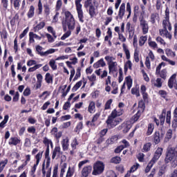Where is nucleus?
<instances>
[{"instance_id":"nucleus-7","label":"nucleus","mask_w":177,"mask_h":177,"mask_svg":"<svg viewBox=\"0 0 177 177\" xmlns=\"http://www.w3.org/2000/svg\"><path fill=\"white\" fill-rule=\"evenodd\" d=\"M42 49L43 48L41 46H37L36 47V50L39 53V55H40V56H45V55H50V53H55L56 52V49L54 48H50L45 52H43Z\"/></svg>"},{"instance_id":"nucleus-30","label":"nucleus","mask_w":177,"mask_h":177,"mask_svg":"<svg viewBox=\"0 0 177 177\" xmlns=\"http://www.w3.org/2000/svg\"><path fill=\"white\" fill-rule=\"evenodd\" d=\"M117 140H118V137H117V136H113L111 138H109L106 140V142L108 145H113V143H115Z\"/></svg>"},{"instance_id":"nucleus-60","label":"nucleus","mask_w":177,"mask_h":177,"mask_svg":"<svg viewBox=\"0 0 177 177\" xmlns=\"http://www.w3.org/2000/svg\"><path fill=\"white\" fill-rule=\"evenodd\" d=\"M31 95V90L29 88H26L24 91V96H30Z\"/></svg>"},{"instance_id":"nucleus-56","label":"nucleus","mask_w":177,"mask_h":177,"mask_svg":"<svg viewBox=\"0 0 177 177\" xmlns=\"http://www.w3.org/2000/svg\"><path fill=\"white\" fill-rule=\"evenodd\" d=\"M74 175V170L71 169V167H68L66 177H71Z\"/></svg>"},{"instance_id":"nucleus-36","label":"nucleus","mask_w":177,"mask_h":177,"mask_svg":"<svg viewBox=\"0 0 177 177\" xmlns=\"http://www.w3.org/2000/svg\"><path fill=\"white\" fill-rule=\"evenodd\" d=\"M123 50L124 51V53L126 55V57L127 59H131V53H129V50L128 48H127V46L123 45Z\"/></svg>"},{"instance_id":"nucleus-40","label":"nucleus","mask_w":177,"mask_h":177,"mask_svg":"<svg viewBox=\"0 0 177 177\" xmlns=\"http://www.w3.org/2000/svg\"><path fill=\"white\" fill-rule=\"evenodd\" d=\"M128 68H129V70H132V62H131L130 60L127 61L124 65V71H128Z\"/></svg>"},{"instance_id":"nucleus-47","label":"nucleus","mask_w":177,"mask_h":177,"mask_svg":"<svg viewBox=\"0 0 177 177\" xmlns=\"http://www.w3.org/2000/svg\"><path fill=\"white\" fill-rule=\"evenodd\" d=\"M146 41H147V36H142L139 39V44L140 45H145L146 43Z\"/></svg>"},{"instance_id":"nucleus-23","label":"nucleus","mask_w":177,"mask_h":177,"mask_svg":"<svg viewBox=\"0 0 177 177\" xmlns=\"http://www.w3.org/2000/svg\"><path fill=\"white\" fill-rule=\"evenodd\" d=\"M99 117H100V113H96L93 116L91 122H87V125H91V127H95L94 122H95V121H97V119L99 118Z\"/></svg>"},{"instance_id":"nucleus-51","label":"nucleus","mask_w":177,"mask_h":177,"mask_svg":"<svg viewBox=\"0 0 177 177\" xmlns=\"http://www.w3.org/2000/svg\"><path fill=\"white\" fill-rule=\"evenodd\" d=\"M150 147H151V143H146L143 147L144 151H149V150H150Z\"/></svg>"},{"instance_id":"nucleus-61","label":"nucleus","mask_w":177,"mask_h":177,"mask_svg":"<svg viewBox=\"0 0 177 177\" xmlns=\"http://www.w3.org/2000/svg\"><path fill=\"white\" fill-rule=\"evenodd\" d=\"M91 6H93V4H92V1H89L88 0H86L84 3V8H90Z\"/></svg>"},{"instance_id":"nucleus-44","label":"nucleus","mask_w":177,"mask_h":177,"mask_svg":"<svg viewBox=\"0 0 177 177\" xmlns=\"http://www.w3.org/2000/svg\"><path fill=\"white\" fill-rule=\"evenodd\" d=\"M165 67V63L162 62L160 63L157 67H156V75H158V73H160V70H161L162 67Z\"/></svg>"},{"instance_id":"nucleus-26","label":"nucleus","mask_w":177,"mask_h":177,"mask_svg":"<svg viewBox=\"0 0 177 177\" xmlns=\"http://www.w3.org/2000/svg\"><path fill=\"white\" fill-rule=\"evenodd\" d=\"M152 84L156 88H161L162 86V82H161V78H157L156 80H152Z\"/></svg>"},{"instance_id":"nucleus-54","label":"nucleus","mask_w":177,"mask_h":177,"mask_svg":"<svg viewBox=\"0 0 177 177\" xmlns=\"http://www.w3.org/2000/svg\"><path fill=\"white\" fill-rule=\"evenodd\" d=\"M28 28H26L23 32L22 33L19 35V38L20 39L24 38V37H26V35H27V33L28 32Z\"/></svg>"},{"instance_id":"nucleus-8","label":"nucleus","mask_w":177,"mask_h":177,"mask_svg":"<svg viewBox=\"0 0 177 177\" xmlns=\"http://www.w3.org/2000/svg\"><path fill=\"white\" fill-rule=\"evenodd\" d=\"M140 26L142 30L143 34H147L149 32V24L147 21L145 20V19H141L140 20Z\"/></svg>"},{"instance_id":"nucleus-18","label":"nucleus","mask_w":177,"mask_h":177,"mask_svg":"<svg viewBox=\"0 0 177 177\" xmlns=\"http://www.w3.org/2000/svg\"><path fill=\"white\" fill-rule=\"evenodd\" d=\"M162 154V148H158L157 150L155 152L154 156L152 158L151 161H153V162H156L160 157H161V155Z\"/></svg>"},{"instance_id":"nucleus-3","label":"nucleus","mask_w":177,"mask_h":177,"mask_svg":"<svg viewBox=\"0 0 177 177\" xmlns=\"http://www.w3.org/2000/svg\"><path fill=\"white\" fill-rule=\"evenodd\" d=\"M104 171V164L101 161H97L93 165V175H100Z\"/></svg>"},{"instance_id":"nucleus-49","label":"nucleus","mask_w":177,"mask_h":177,"mask_svg":"<svg viewBox=\"0 0 177 177\" xmlns=\"http://www.w3.org/2000/svg\"><path fill=\"white\" fill-rule=\"evenodd\" d=\"M111 162H114V164H120V162H121V158L115 156L111 159Z\"/></svg>"},{"instance_id":"nucleus-27","label":"nucleus","mask_w":177,"mask_h":177,"mask_svg":"<svg viewBox=\"0 0 177 177\" xmlns=\"http://www.w3.org/2000/svg\"><path fill=\"white\" fill-rule=\"evenodd\" d=\"M45 22L44 21H41L40 22L39 24H37L35 28V32H37V31H39V30H42V28H44V27H45Z\"/></svg>"},{"instance_id":"nucleus-14","label":"nucleus","mask_w":177,"mask_h":177,"mask_svg":"<svg viewBox=\"0 0 177 177\" xmlns=\"http://www.w3.org/2000/svg\"><path fill=\"white\" fill-rule=\"evenodd\" d=\"M62 154H63V152L61 151L60 147H55V148L53 151V156H52L53 160H55L56 157H58V158L60 157Z\"/></svg>"},{"instance_id":"nucleus-57","label":"nucleus","mask_w":177,"mask_h":177,"mask_svg":"<svg viewBox=\"0 0 177 177\" xmlns=\"http://www.w3.org/2000/svg\"><path fill=\"white\" fill-rule=\"evenodd\" d=\"M138 168H139V164L136 163V165H133L129 171V174H131V172H135V171H136V169H138Z\"/></svg>"},{"instance_id":"nucleus-43","label":"nucleus","mask_w":177,"mask_h":177,"mask_svg":"<svg viewBox=\"0 0 177 177\" xmlns=\"http://www.w3.org/2000/svg\"><path fill=\"white\" fill-rule=\"evenodd\" d=\"M44 153V151L39 152L36 156V163L39 164V161H41V159L42 158V154Z\"/></svg>"},{"instance_id":"nucleus-50","label":"nucleus","mask_w":177,"mask_h":177,"mask_svg":"<svg viewBox=\"0 0 177 177\" xmlns=\"http://www.w3.org/2000/svg\"><path fill=\"white\" fill-rule=\"evenodd\" d=\"M112 103H113V100L111 99L109 100L105 104V106H104L105 110H109Z\"/></svg>"},{"instance_id":"nucleus-53","label":"nucleus","mask_w":177,"mask_h":177,"mask_svg":"<svg viewBox=\"0 0 177 177\" xmlns=\"http://www.w3.org/2000/svg\"><path fill=\"white\" fill-rule=\"evenodd\" d=\"M171 138H172V129H169L166 133V139H168V140H169V139H171Z\"/></svg>"},{"instance_id":"nucleus-29","label":"nucleus","mask_w":177,"mask_h":177,"mask_svg":"<svg viewBox=\"0 0 177 177\" xmlns=\"http://www.w3.org/2000/svg\"><path fill=\"white\" fill-rule=\"evenodd\" d=\"M88 13H89L91 18L95 17V16L96 15V11H95V6H91L89 7Z\"/></svg>"},{"instance_id":"nucleus-48","label":"nucleus","mask_w":177,"mask_h":177,"mask_svg":"<svg viewBox=\"0 0 177 177\" xmlns=\"http://www.w3.org/2000/svg\"><path fill=\"white\" fill-rule=\"evenodd\" d=\"M131 93L132 95H136L137 97L140 96V93H139V89H138V88H131Z\"/></svg>"},{"instance_id":"nucleus-31","label":"nucleus","mask_w":177,"mask_h":177,"mask_svg":"<svg viewBox=\"0 0 177 177\" xmlns=\"http://www.w3.org/2000/svg\"><path fill=\"white\" fill-rule=\"evenodd\" d=\"M95 102H90L88 111H89V113H91V114L95 113Z\"/></svg>"},{"instance_id":"nucleus-5","label":"nucleus","mask_w":177,"mask_h":177,"mask_svg":"<svg viewBox=\"0 0 177 177\" xmlns=\"http://www.w3.org/2000/svg\"><path fill=\"white\" fill-rule=\"evenodd\" d=\"M138 109L139 110L138 111L137 113L131 118V120L133 122H136V121L139 120V118H140V114H142V113H143V111H145V104L143 103V102H139Z\"/></svg>"},{"instance_id":"nucleus-9","label":"nucleus","mask_w":177,"mask_h":177,"mask_svg":"<svg viewBox=\"0 0 177 177\" xmlns=\"http://www.w3.org/2000/svg\"><path fill=\"white\" fill-rule=\"evenodd\" d=\"M164 138V133H160V131H156L153 134V142L156 145H158Z\"/></svg>"},{"instance_id":"nucleus-59","label":"nucleus","mask_w":177,"mask_h":177,"mask_svg":"<svg viewBox=\"0 0 177 177\" xmlns=\"http://www.w3.org/2000/svg\"><path fill=\"white\" fill-rule=\"evenodd\" d=\"M124 149V145H120L115 149V153H121V151H122Z\"/></svg>"},{"instance_id":"nucleus-35","label":"nucleus","mask_w":177,"mask_h":177,"mask_svg":"<svg viewBox=\"0 0 177 177\" xmlns=\"http://www.w3.org/2000/svg\"><path fill=\"white\" fill-rule=\"evenodd\" d=\"M82 85V81H80L75 84V85L73 87L72 91L73 92H77L80 87Z\"/></svg>"},{"instance_id":"nucleus-17","label":"nucleus","mask_w":177,"mask_h":177,"mask_svg":"<svg viewBox=\"0 0 177 177\" xmlns=\"http://www.w3.org/2000/svg\"><path fill=\"white\" fill-rule=\"evenodd\" d=\"M37 39V41L41 40V37L38 36L37 34L30 32L29 33V41L30 44H34L35 40Z\"/></svg>"},{"instance_id":"nucleus-20","label":"nucleus","mask_w":177,"mask_h":177,"mask_svg":"<svg viewBox=\"0 0 177 177\" xmlns=\"http://www.w3.org/2000/svg\"><path fill=\"white\" fill-rule=\"evenodd\" d=\"M159 32L160 35H161L162 37H165L166 38H169V39H171V38H172V35L167 30H160Z\"/></svg>"},{"instance_id":"nucleus-34","label":"nucleus","mask_w":177,"mask_h":177,"mask_svg":"<svg viewBox=\"0 0 177 177\" xmlns=\"http://www.w3.org/2000/svg\"><path fill=\"white\" fill-rule=\"evenodd\" d=\"M167 170V165H163L160 169H159V171L158 173V175L159 176H162L164 175V174H165V171Z\"/></svg>"},{"instance_id":"nucleus-41","label":"nucleus","mask_w":177,"mask_h":177,"mask_svg":"<svg viewBox=\"0 0 177 177\" xmlns=\"http://www.w3.org/2000/svg\"><path fill=\"white\" fill-rule=\"evenodd\" d=\"M166 123L171 125V111H168L166 115Z\"/></svg>"},{"instance_id":"nucleus-12","label":"nucleus","mask_w":177,"mask_h":177,"mask_svg":"<svg viewBox=\"0 0 177 177\" xmlns=\"http://www.w3.org/2000/svg\"><path fill=\"white\" fill-rule=\"evenodd\" d=\"M92 172V166H86L82 170V177H88L89 174Z\"/></svg>"},{"instance_id":"nucleus-55","label":"nucleus","mask_w":177,"mask_h":177,"mask_svg":"<svg viewBox=\"0 0 177 177\" xmlns=\"http://www.w3.org/2000/svg\"><path fill=\"white\" fill-rule=\"evenodd\" d=\"M127 12H128L129 13V15H127V19H129V17H131V4L129 3H127Z\"/></svg>"},{"instance_id":"nucleus-4","label":"nucleus","mask_w":177,"mask_h":177,"mask_svg":"<svg viewBox=\"0 0 177 177\" xmlns=\"http://www.w3.org/2000/svg\"><path fill=\"white\" fill-rule=\"evenodd\" d=\"M82 0H75L76 10L80 21L84 23V12L82 11V5L81 4Z\"/></svg>"},{"instance_id":"nucleus-13","label":"nucleus","mask_w":177,"mask_h":177,"mask_svg":"<svg viewBox=\"0 0 177 177\" xmlns=\"http://www.w3.org/2000/svg\"><path fill=\"white\" fill-rule=\"evenodd\" d=\"M159 21L160 15H158L157 12L152 13L150 17V22L151 24H156V23H159Z\"/></svg>"},{"instance_id":"nucleus-25","label":"nucleus","mask_w":177,"mask_h":177,"mask_svg":"<svg viewBox=\"0 0 177 177\" xmlns=\"http://www.w3.org/2000/svg\"><path fill=\"white\" fill-rule=\"evenodd\" d=\"M20 143V140L16 137L11 138L8 142L9 145H13V146H17Z\"/></svg>"},{"instance_id":"nucleus-39","label":"nucleus","mask_w":177,"mask_h":177,"mask_svg":"<svg viewBox=\"0 0 177 177\" xmlns=\"http://www.w3.org/2000/svg\"><path fill=\"white\" fill-rule=\"evenodd\" d=\"M6 164H8V159L2 160L0 162V172H2V171H3V168H5V167L6 166Z\"/></svg>"},{"instance_id":"nucleus-64","label":"nucleus","mask_w":177,"mask_h":177,"mask_svg":"<svg viewBox=\"0 0 177 177\" xmlns=\"http://www.w3.org/2000/svg\"><path fill=\"white\" fill-rule=\"evenodd\" d=\"M35 131L36 129H35V127H30L28 128V132L29 133H35Z\"/></svg>"},{"instance_id":"nucleus-2","label":"nucleus","mask_w":177,"mask_h":177,"mask_svg":"<svg viewBox=\"0 0 177 177\" xmlns=\"http://www.w3.org/2000/svg\"><path fill=\"white\" fill-rule=\"evenodd\" d=\"M165 164L171 162V165L173 168H176L177 167V148L168 149L165 158Z\"/></svg>"},{"instance_id":"nucleus-21","label":"nucleus","mask_w":177,"mask_h":177,"mask_svg":"<svg viewBox=\"0 0 177 177\" xmlns=\"http://www.w3.org/2000/svg\"><path fill=\"white\" fill-rule=\"evenodd\" d=\"M109 73H113L114 71H117V62H111L109 63Z\"/></svg>"},{"instance_id":"nucleus-10","label":"nucleus","mask_w":177,"mask_h":177,"mask_svg":"<svg viewBox=\"0 0 177 177\" xmlns=\"http://www.w3.org/2000/svg\"><path fill=\"white\" fill-rule=\"evenodd\" d=\"M132 128V126L128 123H123L118 127L119 131H122L123 133H127Z\"/></svg>"},{"instance_id":"nucleus-1","label":"nucleus","mask_w":177,"mask_h":177,"mask_svg":"<svg viewBox=\"0 0 177 177\" xmlns=\"http://www.w3.org/2000/svg\"><path fill=\"white\" fill-rule=\"evenodd\" d=\"M65 15V22H62L64 30H67V27L69 30H68L64 35L61 37V39L64 40L66 38H68L70 35H71V30L75 28V19H74V16L71 15L70 11H66L64 12Z\"/></svg>"},{"instance_id":"nucleus-22","label":"nucleus","mask_w":177,"mask_h":177,"mask_svg":"<svg viewBox=\"0 0 177 177\" xmlns=\"http://www.w3.org/2000/svg\"><path fill=\"white\" fill-rule=\"evenodd\" d=\"M62 145L64 151H66V150H68V138L63 139V140L62 141Z\"/></svg>"},{"instance_id":"nucleus-15","label":"nucleus","mask_w":177,"mask_h":177,"mask_svg":"<svg viewBox=\"0 0 177 177\" xmlns=\"http://www.w3.org/2000/svg\"><path fill=\"white\" fill-rule=\"evenodd\" d=\"M176 84V74H174L171 76L168 81V86L170 89L174 88V86Z\"/></svg>"},{"instance_id":"nucleus-16","label":"nucleus","mask_w":177,"mask_h":177,"mask_svg":"<svg viewBox=\"0 0 177 177\" xmlns=\"http://www.w3.org/2000/svg\"><path fill=\"white\" fill-rule=\"evenodd\" d=\"M119 122H120L115 119L108 118L106 120V124L109 128H114V127H116V125H118Z\"/></svg>"},{"instance_id":"nucleus-33","label":"nucleus","mask_w":177,"mask_h":177,"mask_svg":"<svg viewBox=\"0 0 177 177\" xmlns=\"http://www.w3.org/2000/svg\"><path fill=\"white\" fill-rule=\"evenodd\" d=\"M162 80L167 79V69H162L161 71H159L158 74Z\"/></svg>"},{"instance_id":"nucleus-62","label":"nucleus","mask_w":177,"mask_h":177,"mask_svg":"<svg viewBox=\"0 0 177 177\" xmlns=\"http://www.w3.org/2000/svg\"><path fill=\"white\" fill-rule=\"evenodd\" d=\"M38 10H39V15H41V13H42V2H41V0H39Z\"/></svg>"},{"instance_id":"nucleus-37","label":"nucleus","mask_w":177,"mask_h":177,"mask_svg":"<svg viewBox=\"0 0 177 177\" xmlns=\"http://www.w3.org/2000/svg\"><path fill=\"white\" fill-rule=\"evenodd\" d=\"M9 120V115H6L4 116L3 120L0 123V128H5V124L8 122Z\"/></svg>"},{"instance_id":"nucleus-38","label":"nucleus","mask_w":177,"mask_h":177,"mask_svg":"<svg viewBox=\"0 0 177 177\" xmlns=\"http://www.w3.org/2000/svg\"><path fill=\"white\" fill-rule=\"evenodd\" d=\"M126 81H127V89H131V88H132V79H131L130 77H127Z\"/></svg>"},{"instance_id":"nucleus-58","label":"nucleus","mask_w":177,"mask_h":177,"mask_svg":"<svg viewBox=\"0 0 177 177\" xmlns=\"http://www.w3.org/2000/svg\"><path fill=\"white\" fill-rule=\"evenodd\" d=\"M142 73L145 81H146L147 82H149V81H150V78H149L147 73H146V72H145L144 70L142 71Z\"/></svg>"},{"instance_id":"nucleus-46","label":"nucleus","mask_w":177,"mask_h":177,"mask_svg":"<svg viewBox=\"0 0 177 177\" xmlns=\"http://www.w3.org/2000/svg\"><path fill=\"white\" fill-rule=\"evenodd\" d=\"M49 65L53 70H56L57 68V66H56V62L55 59H51L49 62Z\"/></svg>"},{"instance_id":"nucleus-42","label":"nucleus","mask_w":177,"mask_h":177,"mask_svg":"<svg viewBox=\"0 0 177 177\" xmlns=\"http://www.w3.org/2000/svg\"><path fill=\"white\" fill-rule=\"evenodd\" d=\"M155 163L156 162L154 161L151 160L145 169V172H150V169H151V167H153V165H154Z\"/></svg>"},{"instance_id":"nucleus-11","label":"nucleus","mask_w":177,"mask_h":177,"mask_svg":"<svg viewBox=\"0 0 177 177\" xmlns=\"http://www.w3.org/2000/svg\"><path fill=\"white\" fill-rule=\"evenodd\" d=\"M125 15V3H122L120 7L118 15L116 17V19H120V20H122V17Z\"/></svg>"},{"instance_id":"nucleus-45","label":"nucleus","mask_w":177,"mask_h":177,"mask_svg":"<svg viewBox=\"0 0 177 177\" xmlns=\"http://www.w3.org/2000/svg\"><path fill=\"white\" fill-rule=\"evenodd\" d=\"M13 5H14L15 9H16L17 10H19L20 8V0H14Z\"/></svg>"},{"instance_id":"nucleus-28","label":"nucleus","mask_w":177,"mask_h":177,"mask_svg":"<svg viewBox=\"0 0 177 177\" xmlns=\"http://www.w3.org/2000/svg\"><path fill=\"white\" fill-rule=\"evenodd\" d=\"M153 131H154V124L149 123L148 124V129L147 131V136H150V135H151V133H153Z\"/></svg>"},{"instance_id":"nucleus-63","label":"nucleus","mask_w":177,"mask_h":177,"mask_svg":"<svg viewBox=\"0 0 177 177\" xmlns=\"http://www.w3.org/2000/svg\"><path fill=\"white\" fill-rule=\"evenodd\" d=\"M62 0H58L56 4V10H59L60 8H62Z\"/></svg>"},{"instance_id":"nucleus-24","label":"nucleus","mask_w":177,"mask_h":177,"mask_svg":"<svg viewBox=\"0 0 177 177\" xmlns=\"http://www.w3.org/2000/svg\"><path fill=\"white\" fill-rule=\"evenodd\" d=\"M45 81L47 84H53V75L47 73L45 76Z\"/></svg>"},{"instance_id":"nucleus-32","label":"nucleus","mask_w":177,"mask_h":177,"mask_svg":"<svg viewBox=\"0 0 177 177\" xmlns=\"http://www.w3.org/2000/svg\"><path fill=\"white\" fill-rule=\"evenodd\" d=\"M35 10V8H34V6H31L30 7V10L28 12V17L29 19H31V17H34V11Z\"/></svg>"},{"instance_id":"nucleus-19","label":"nucleus","mask_w":177,"mask_h":177,"mask_svg":"<svg viewBox=\"0 0 177 177\" xmlns=\"http://www.w3.org/2000/svg\"><path fill=\"white\" fill-rule=\"evenodd\" d=\"M122 115V111H117V109L113 110L108 118L115 119L116 117H120Z\"/></svg>"},{"instance_id":"nucleus-6","label":"nucleus","mask_w":177,"mask_h":177,"mask_svg":"<svg viewBox=\"0 0 177 177\" xmlns=\"http://www.w3.org/2000/svg\"><path fill=\"white\" fill-rule=\"evenodd\" d=\"M163 29L167 30L168 28L169 31L172 30V26H171V23L169 22V13L166 12L165 19L162 21Z\"/></svg>"},{"instance_id":"nucleus-52","label":"nucleus","mask_w":177,"mask_h":177,"mask_svg":"<svg viewBox=\"0 0 177 177\" xmlns=\"http://www.w3.org/2000/svg\"><path fill=\"white\" fill-rule=\"evenodd\" d=\"M134 59L136 63H138L139 62V52L138 51V48H136L135 53H134Z\"/></svg>"}]
</instances>
